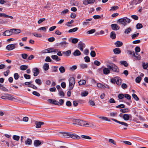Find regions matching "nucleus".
I'll list each match as a JSON object with an SVG mask.
<instances>
[{"instance_id": "obj_61", "label": "nucleus", "mask_w": 148, "mask_h": 148, "mask_svg": "<svg viewBox=\"0 0 148 148\" xmlns=\"http://www.w3.org/2000/svg\"><path fill=\"white\" fill-rule=\"evenodd\" d=\"M90 56L92 57H94L96 56V53L95 51H92L90 53Z\"/></svg>"}, {"instance_id": "obj_22", "label": "nucleus", "mask_w": 148, "mask_h": 148, "mask_svg": "<svg viewBox=\"0 0 148 148\" xmlns=\"http://www.w3.org/2000/svg\"><path fill=\"white\" fill-rule=\"evenodd\" d=\"M32 143V140L29 138H27L25 142V144L26 145H30Z\"/></svg>"}, {"instance_id": "obj_5", "label": "nucleus", "mask_w": 148, "mask_h": 148, "mask_svg": "<svg viewBox=\"0 0 148 148\" xmlns=\"http://www.w3.org/2000/svg\"><path fill=\"white\" fill-rule=\"evenodd\" d=\"M86 47L85 44L81 41L79 42L78 45V48L81 51H83V49Z\"/></svg>"}, {"instance_id": "obj_60", "label": "nucleus", "mask_w": 148, "mask_h": 148, "mask_svg": "<svg viewBox=\"0 0 148 148\" xmlns=\"http://www.w3.org/2000/svg\"><path fill=\"white\" fill-rule=\"evenodd\" d=\"M85 61L86 62H90V59L88 56H86L84 58Z\"/></svg>"}, {"instance_id": "obj_53", "label": "nucleus", "mask_w": 148, "mask_h": 148, "mask_svg": "<svg viewBox=\"0 0 148 148\" xmlns=\"http://www.w3.org/2000/svg\"><path fill=\"white\" fill-rule=\"evenodd\" d=\"M20 138L19 136L14 135L13 136V139L16 140L18 141Z\"/></svg>"}, {"instance_id": "obj_33", "label": "nucleus", "mask_w": 148, "mask_h": 148, "mask_svg": "<svg viewBox=\"0 0 148 148\" xmlns=\"http://www.w3.org/2000/svg\"><path fill=\"white\" fill-rule=\"evenodd\" d=\"M86 83V81L84 80H81L78 82L79 85L80 86L84 85Z\"/></svg>"}, {"instance_id": "obj_34", "label": "nucleus", "mask_w": 148, "mask_h": 148, "mask_svg": "<svg viewBox=\"0 0 148 148\" xmlns=\"http://www.w3.org/2000/svg\"><path fill=\"white\" fill-rule=\"evenodd\" d=\"M98 117L100 119L104 120L110 121V120L108 119L107 117L105 116H99Z\"/></svg>"}, {"instance_id": "obj_25", "label": "nucleus", "mask_w": 148, "mask_h": 148, "mask_svg": "<svg viewBox=\"0 0 148 148\" xmlns=\"http://www.w3.org/2000/svg\"><path fill=\"white\" fill-rule=\"evenodd\" d=\"M51 58L53 60H56V61H59L60 60V59L57 55H52L51 56Z\"/></svg>"}, {"instance_id": "obj_57", "label": "nucleus", "mask_w": 148, "mask_h": 148, "mask_svg": "<svg viewBox=\"0 0 148 148\" xmlns=\"http://www.w3.org/2000/svg\"><path fill=\"white\" fill-rule=\"evenodd\" d=\"M32 34L34 36L36 37L41 38L42 36L41 34H38L36 33H33Z\"/></svg>"}, {"instance_id": "obj_3", "label": "nucleus", "mask_w": 148, "mask_h": 148, "mask_svg": "<svg viewBox=\"0 0 148 148\" xmlns=\"http://www.w3.org/2000/svg\"><path fill=\"white\" fill-rule=\"evenodd\" d=\"M63 135L66 137H71V138L76 139H79L80 137L77 134H72L69 133H64Z\"/></svg>"}, {"instance_id": "obj_13", "label": "nucleus", "mask_w": 148, "mask_h": 148, "mask_svg": "<svg viewBox=\"0 0 148 148\" xmlns=\"http://www.w3.org/2000/svg\"><path fill=\"white\" fill-rule=\"evenodd\" d=\"M35 123L36 125V127L38 128L41 127L42 125H44V123L42 122L36 121L35 122Z\"/></svg>"}, {"instance_id": "obj_6", "label": "nucleus", "mask_w": 148, "mask_h": 148, "mask_svg": "<svg viewBox=\"0 0 148 148\" xmlns=\"http://www.w3.org/2000/svg\"><path fill=\"white\" fill-rule=\"evenodd\" d=\"M83 124H82L83 125H82V126H85V127H96L93 123H87L84 121H83Z\"/></svg>"}, {"instance_id": "obj_4", "label": "nucleus", "mask_w": 148, "mask_h": 148, "mask_svg": "<svg viewBox=\"0 0 148 148\" xmlns=\"http://www.w3.org/2000/svg\"><path fill=\"white\" fill-rule=\"evenodd\" d=\"M72 121L73 122V125H79L81 126L83 124V121L79 119H73L72 120Z\"/></svg>"}, {"instance_id": "obj_42", "label": "nucleus", "mask_w": 148, "mask_h": 148, "mask_svg": "<svg viewBox=\"0 0 148 148\" xmlns=\"http://www.w3.org/2000/svg\"><path fill=\"white\" fill-rule=\"evenodd\" d=\"M78 41V40L77 38H73L71 40L73 44L77 43Z\"/></svg>"}, {"instance_id": "obj_10", "label": "nucleus", "mask_w": 148, "mask_h": 148, "mask_svg": "<svg viewBox=\"0 0 148 148\" xmlns=\"http://www.w3.org/2000/svg\"><path fill=\"white\" fill-rule=\"evenodd\" d=\"M16 44H11L8 45L6 47V49L9 51L12 50L15 48V45Z\"/></svg>"}, {"instance_id": "obj_14", "label": "nucleus", "mask_w": 148, "mask_h": 148, "mask_svg": "<svg viewBox=\"0 0 148 148\" xmlns=\"http://www.w3.org/2000/svg\"><path fill=\"white\" fill-rule=\"evenodd\" d=\"M132 116L131 114H124L123 116V119L125 121H127L130 118H132Z\"/></svg>"}, {"instance_id": "obj_19", "label": "nucleus", "mask_w": 148, "mask_h": 148, "mask_svg": "<svg viewBox=\"0 0 148 148\" xmlns=\"http://www.w3.org/2000/svg\"><path fill=\"white\" fill-rule=\"evenodd\" d=\"M114 53L116 54H119L121 53V50L119 48H116L113 50Z\"/></svg>"}, {"instance_id": "obj_8", "label": "nucleus", "mask_w": 148, "mask_h": 148, "mask_svg": "<svg viewBox=\"0 0 148 148\" xmlns=\"http://www.w3.org/2000/svg\"><path fill=\"white\" fill-rule=\"evenodd\" d=\"M69 43L65 41L59 43H58L57 46H60L61 47L65 48L67 46V45H68Z\"/></svg>"}, {"instance_id": "obj_52", "label": "nucleus", "mask_w": 148, "mask_h": 148, "mask_svg": "<svg viewBox=\"0 0 148 148\" xmlns=\"http://www.w3.org/2000/svg\"><path fill=\"white\" fill-rule=\"evenodd\" d=\"M64 100L62 99H60L59 102H58V106H62L64 103Z\"/></svg>"}, {"instance_id": "obj_37", "label": "nucleus", "mask_w": 148, "mask_h": 148, "mask_svg": "<svg viewBox=\"0 0 148 148\" xmlns=\"http://www.w3.org/2000/svg\"><path fill=\"white\" fill-rule=\"evenodd\" d=\"M92 19V18H89L86 19V22H84L82 24L83 25H87L89 23V22H88V21H91Z\"/></svg>"}, {"instance_id": "obj_38", "label": "nucleus", "mask_w": 148, "mask_h": 148, "mask_svg": "<svg viewBox=\"0 0 148 148\" xmlns=\"http://www.w3.org/2000/svg\"><path fill=\"white\" fill-rule=\"evenodd\" d=\"M59 70L61 73H63L65 72V69L64 66H61L59 68Z\"/></svg>"}, {"instance_id": "obj_46", "label": "nucleus", "mask_w": 148, "mask_h": 148, "mask_svg": "<svg viewBox=\"0 0 148 148\" xmlns=\"http://www.w3.org/2000/svg\"><path fill=\"white\" fill-rule=\"evenodd\" d=\"M125 107V105L123 104L119 105H118L116 106V108H124Z\"/></svg>"}, {"instance_id": "obj_2", "label": "nucleus", "mask_w": 148, "mask_h": 148, "mask_svg": "<svg viewBox=\"0 0 148 148\" xmlns=\"http://www.w3.org/2000/svg\"><path fill=\"white\" fill-rule=\"evenodd\" d=\"M107 67L110 69L114 72L118 73L119 72L118 67L114 64H110V65H108Z\"/></svg>"}, {"instance_id": "obj_58", "label": "nucleus", "mask_w": 148, "mask_h": 148, "mask_svg": "<svg viewBox=\"0 0 148 148\" xmlns=\"http://www.w3.org/2000/svg\"><path fill=\"white\" fill-rule=\"evenodd\" d=\"M14 76L15 79L16 80L18 79L19 77V75L18 73H16L14 74Z\"/></svg>"}, {"instance_id": "obj_17", "label": "nucleus", "mask_w": 148, "mask_h": 148, "mask_svg": "<svg viewBox=\"0 0 148 148\" xmlns=\"http://www.w3.org/2000/svg\"><path fill=\"white\" fill-rule=\"evenodd\" d=\"M41 144V142L39 140H35L34 141V144L36 147L39 146Z\"/></svg>"}, {"instance_id": "obj_29", "label": "nucleus", "mask_w": 148, "mask_h": 148, "mask_svg": "<svg viewBox=\"0 0 148 148\" xmlns=\"http://www.w3.org/2000/svg\"><path fill=\"white\" fill-rule=\"evenodd\" d=\"M59 95L61 97H64V94L63 91L62 89L61 88L60 90H58Z\"/></svg>"}, {"instance_id": "obj_64", "label": "nucleus", "mask_w": 148, "mask_h": 148, "mask_svg": "<svg viewBox=\"0 0 148 148\" xmlns=\"http://www.w3.org/2000/svg\"><path fill=\"white\" fill-rule=\"evenodd\" d=\"M69 10L66 9H65L62 12L61 14L63 15L65 14L66 13L68 12Z\"/></svg>"}, {"instance_id": "obj_47", "label": "nucleus", "mask_w": 148, "mask_h": 148, "mask_svg": "<svg viewBox=\"0 0 148 148\" xmlns=\"http://www.w3.org/2000/svg\"><path fill=\"white\" fill-rule=\"evenodd\" d=\"M36 83L39 85H40L42 84V82L41 80L39 79H36L35 81Z\"/></svg>"}, {"instance_id": "obj_41", "label": "nucleus", "mask_w": 148, "mask_h": 148, "mask_svg": "<svg viewBox=\"0 0 148 148\" xmlns=\"http://www.w3.org/2000/svg\"><path fill=\"white\" fill-rule=\"evenodd\" d=\"M27 66L26 65H22L20 66V69L22 70H25L27 68Z\"/></svg>"}, {"instance_id": "obj_21", "label": "nucleus", "mask_w": 148, "mask_h": 148, "mask_svg": "<svg viewBox=\"0 0 148 148\" xmlns=\"http://www.w3.org/2000/svg\"><path fill=\"white\" fill-rule=\"evenodd\" d=\"M12 34H18L21 31L19 29H11Z\"/></svg>"}, {"instance_id": "obj_43", "label": "nucleus", "mask_w": 148, "mask_h": 148, "mask_svg": "<svg viewBox=\"0 0 148 148\" xmlns=\"http://www.w3.org/2000/svg\"><path fill=\"white\" fill-rule=\"evenodd\" d=\"M95 29H92L87 31V34H91L95 32Z\"/></svg>"}, {"instance_id": "obj_18", "label": "nucleus", "mask_w": 148, "mask_h": 148, "mask_svg": "<svg viewBox=\"0 0 148 148\" xmlns=\"http://www.w3.org/2000/svg\"><path fill=\"white\" fill-rule=\"evenodd\" d=\"M73 54L75 56H78L81 55V53L79 50L76 49L74 52Z\"/></svg>"}, {"instance_id": "obj_26", "label": "nucleus", "mask_w": 148, "mask_h": 148, "mask_svg": "<svg viewBox=\"0 0 148 148\" xmlns=\"http://www.w3.org/2000/svg\"><path fill=\"white\" fill-rule=\"evenodd\" d=\"M119 78V77H115L114 78H112L111 79V82L112 83L115 84V83H116V80H118L117 79H118Z\"/></svg>"}, {"instance_id": "obj_49", "label": "nucleus", "mask_w": 148, "mask_h": 148, "mask_svg": "<svg viewBox=\"0 0 148 148\" xmlns=\"http://www.w3.org/2000/svg\"><path fill=\"white\" fill-rule=\"evenodd\" d=\"M75 84L69 83V90H72Z\"/></svg>"}, {"instance_id": "obj_62", "label": "nucleus", "mask_w": 148, "mask_h": 148, "mask_svg": "<svg viewBox=\"0 0 148 148\" xmlns=\"http://www.w3.org/2000/svg\"><path fill=\"white\" fill-rule=\"evenodd\" d=\"M21 55L22 58L24 59H26L28 56L27 55L26 53H22Z\"/></svg>"}, {"instance_id": "obj_45", "label": "nucleus", "mask_w": 148, "mask_h": 148, "mask_svg": "<svg viewBox=\"0 0 148 148\" xmlns=\"http://www.w3.org/2000/svg\"><path fill=\"white\" fill-rule=\"evenodd\" d=\"M119 8L118 6H112L111 7V9L110 10V11H111V10H115L118 9Z\"/></svg>"}, {"instance_id": "obj_32", "label": "nucleus", "mask_w": 148, "mask_h": 148, "mask_svg": "<svg viewBox=\"0 0 148 148\" xmlns=\"http://www.w3.org/2000/svg\"><path fill=\"white\" fill-rule=\"evenodd\" d=\"M143 0H134L133 2V4L136 5L137 4H139Z\"/></svg>"}, {"instance_id": "obj_35", "label": "nucleus", "mask_w": 148, "mask_h": 148, "mask_svg": "<svg viewBox=\"0 0 148 148\" xmlns=\"http://www.w3.org/2000/svg\"><path fill=\"white\" fill-rule=\"evenodd\" d=\"M82 138H84L85 139H91V138L88 136H86L84 135H82L81 136Z\"/></svg>"}, {"instance_id": "obj_39", "label": "nucleus", "mask_w": 148, "mask_h": 148, "mask_svg": "<svg viewBox=\"0 0 148 148\" xmlns=\"http://www.w3.org/2000/svg\"><path fill=\"white\" fill-rule=\"evenodd\" d=\"M78 28L75 27L73 29H71L69 30L68 31V32L69 33L74 32L78 30Z\"/></svg>"}, {"instance_id": "obj_54", "label": "nucleus", "mask_w": 148, "mask_h": 148, "mask_svg": "<svg viewBox=\"0 0 148 148\" xmlns=\"http://www.w3.org/2000/svg\"><path fill=\"white\" fill-rule=\"evenodd\" d=\"M132 96L133 97L136 101H138L139 100V98L137 97V95L135 94H132Z\"/></svg>"}, {"instance_id": "obj_44", "label": "nucleus", "mask_w": 148, "mask_h": 148, "mask_svg": "<svg viewBox=\"0 0 148 148\" xmlns=\"http://www.w3.org/2000/svg\"><path fill=\"white\" fill-rule=\"evenodd\" d=\"M80 68L82 69L86 68L88 67V65L86 64H81L80 65Z\"/></svg>"}, {"instance_id": "obj_23", "label": "nucleus", "mask_w": 148, "mask_h": 148, "mask_svg": "<svg viewBox=\"0 0 148 148\" xmlns=\"http://www.w3.org/2000/svg\"><path fill=\"white\" fill-rule=\"evenodd\" d=\"M71 53V51L70 50H69L66 51L62 52V53L66 56H69Z\"/></svg>"}, {"instance_id": "obj_40", "label": "nucleus", "mask_w": 148, "mask_h": 148, "mask_svg": "<svg viewBox=\"0 0 148 148\" xmlns=\"http://www.w3.org/2000/svg\"><path fill=\"white\" fill-rule=\"evenodd\" d=\"M129 110L127 108H124L123 109H121L120 110V111L123 113H126L129 112Z\"/></svg>"}, {"instance_id": "obj_55", "label": "nucleus", "mask_w": 148, "mask_h": 148, "mask_svg": "<svg viewBox=\"0 0 148 148\" xmlns=\"http://www.w3.org/2000/svg\"><path fill=\"white\" fill-rule=\"evenodd\" d=\"M143 26L141 24L138 23L136 25V28L138 29H139L143 27Z\"/></svg>"}, {"instance_id": "obj_59", "label": "nucleus", "mask_w": 148, "mask_h": 148, "mask_svg": "<svg viewBox=\"0 0 148 148\" xmlns=\"http://www.w3.org/2000/svg\"><path fill=\"white\" fill-rule=\"evenodd\" d=\"M125 95L123 94H120L119 95L118 97L119 99H123Z\"/></svg>"}, {"instance_id": "obj_27", "label": "nucleus", "mask_w": 148, "mask_h": 148, "mask_svg": "<svg viewBox=\"0 0 148 148\" xmlns=\"http://www.w3.org/2000/svg\"><path fill=\"white\" fill-rule=\"evenodd\" d=\"M43 68L45 71H47L49 69V65L48 64L45 63L43 66Z\"/></svg>"}, {"instance_id": "obj_9", "label": "nucleus", "mask_w": 148, "mask_h": 148, "mask_svg": "<svg viewBox=\"0 0 148 148\" xmlns=\"http://www.w3.org/2000/svg\"><path fill=\"white\" fill-rule=\"evenodd\" d=\"M12 34V33L11 31V29L9 30H6L3 32L2 35L4 36H10Z\"/></svg>"}, {"instance_id": "obj_11", "label": "nucleus", "mask_w": 148, "mask_h": 148, "mask_svg": "<svg viewBox=\"0 0 148 148\" xmlns=\"http://www.w3.org/2000/svg\"><path fill=\"white\" fill-rule=\"evenodd\" d=\"M7 99L11 101H14L17 102L18 100L16 98H14L10 94H8Z\"/></svg>"}, {"instance_id": "obj_7", "label": "nucleus", "mask_w": 148, "mask_h": 148, "mask_svg": "<svg viewBox=\"0 0 148 148\" xmlns=\"http://www.w3.org/2000/svg\"><path fill=\"white\" fill-rule=\"evenodd\" d=\"M32 71L34 73V76H37L40 73L39 69L36 67L32 69Z\"/></svg>"}, {"instance_id": "obj_16", "label": "nucleus", "mask_w": 148, "mask_h": 148, "mask_svg": "<svg viewBox=\"0 0 148 148\" xmlns=\"http://www.w3.org/2000/svg\"><path fill=\"white\" fill-rule=\"evenodd\" d=\"M0 16L4 18L8 17L12 19H13L14 18L13 16L6 15L4 13H0Z\"/></svg>"}, {"instance_id": "obj_50", "label": "nucleus", "mask_w": 148, "mask_h": 148, "mask_svg": "<svg viewBox=\"0 0 148 148\" xmlns=\"http://www.w3.org/2000/svg\"><path fill=\"white\" fill-rule=\"evenodd\" d=\"M117 79L118 80H116V84L118 85H120L121 83V79L119 77V78L118 79Z\"/></svg>"}, {"instance_id": "obj_24", "label": "nucleus", "mask_w": 148, "mask_h": 148, "mask_svg": "<svg viewBox=\"0 0 148 148\" xmlns=\"http://www.w3.org/2000/svg\"><path fill=\"white\" fill-rule=\"evenodd\" d=\"M123 43L120 41H118L116 42L115 43V45L116 47H120L123 45Z\"/></svg>"}, {"instance_id": "obj_15", "label": "nucleus", "mask_w": 148, "mask_h": 148, "mask_svg": "<svg viewBox=\"0 0 148 148\" xmlns=\"http://www.w3.org/2000/svg\"><path fill=\"white\" fill-rule=\"evenodd\" d=\"M111 27L113 30H117L119 29V27L116 24H112L111 25Z\"/></svg>"}, {"instance_id": "obj_56", "label": "nucleus", "mask_w": 148, "mask_h": 148, "mask_svg": "<svg viewBox=\"0 0 148 148\" xmlns=\"http://www.w3.org/2000/svg\"><path fill=\"white\" fill-rule=\"evenodd\" d=\"M88 92L87 91H85L83 92L81 94V95L82 97H85L88 95Z\"/></svg>"}, {"instance_id": "obj_30", "label": "nucleus", "mask_w": 148, "mask_h": 148, "mask_svg": "<svg viewBox=\"0 0 148 148\" xmlns=\"http://www.w3.org/2000/svg\"><path fill=\"white\" fill-rule=\"evenodd\" d=\"M69 83L75 84V78L73 77H70L69 80Z\"/></svg>"}, {"instance_id": "obj_51", "label": "nucleus", "mask_w": 148, "mask_h": 148, "mask_svg": "<svg viewBox=\"0 0 148 148\" xmlns=\"http://www.w3.org/2000/svg\"><path fill=\"white\" fill-rule=\"evenodd\" d=\"M141 80V78L140 76L137 77L135 79L136 82L137 83H139Z\"/></svg>"}, {"instance_id": "obj_63", "label": "nucleus", "mask_w": 148, "mask_h": 148, "mask_svg": "<svg viewBox=\"0 0 148 148\" xmlns=\"http://www.w3.org/2000/svg\"><path fill=\"white\" fill-rule=\"evenodd\" d=\"M124 97L128 100H130L131 98V97L129 94H125Z\"/></svg>"}, {"instance_id": "obj_20", "label": "nucleus", "mask_w": 148, "mask_h": 148, "mask_svg": "<svg viewBox=\"0 0 148 148\" xmlns=\"http://www.w3.org/2000/svg\"><path fill=\"white\" fill-rule=\"evenodd\" d=\"M103 73L105 75H107L110 73V69L108 68H104L103 69Z\"/></svg>"}, {"instance_id": "obj_36", "label": "nucleus", "mask_w": 148, "mask_h": 148, "mask_svg": "<svg viewBox=\"0 0 148 148\" xmlns=\"http://www.w3.org/2000/svg\"><path fill=\"white\" fill-rule=\"evenodd\" d=\"M132 31V29L130 27H129L125 30L124 33L125 34H128Z\"/></svg>"}, {"instance_id": "obj_12", "label": "nucleus", "mask_w": 148, "mask_h": 148, "mask_svg": "<svg viewBox=\"0 0 148 148\" xmlns=\"http://www.w3.org/2000/svg\"><path fill=\"white\" fill-rule=\"evenodd\" d=\"M111 119L112 120L117 123H118L120 124H121L122 125H123L126 126V127H127L128 126V124L127 123H126L125 122H123L120 121H118L115 119H114L112 118V119Z\"/></svg>"}, {"instance_id": "obj_31", "label": "nucleus", "mask_w": 148, "mask_h": 148, "mask_svg": "<svg viewBox=\"0 0 148 148\" xmlns=\"http://www.w3.org/2000/svg\"><path fill=\"white\" fill-rule=\"evenodd\" d=\"M121 64L124 65L125 67H127L128 66V64L127 62L125 61H122L120 62Z\"/></svg>"}, {"instance_id": "obj_1", "label": "nucleus", "mask_w": 148, "mask_h": 148, "mask_svg": "<svg viewBox=\"0 0 148 148\" xmlns=\"http://www.w3.org/2000/svg\"><path fill=\"white\" fill-rule=\"evenodd\" d=\"M131 20L127 17H125L118 19L117 23L121 25H122L125 26L127 23H129L130 22Z\"/></svg>"}, {"instance_id": "obj_28", "label": "nucleus", "mask_w": 148, "mask_h": 148, "mask_svg": "<svg viewBox=\"0 0 148 148\" xmlns=\"http://www.w3.org/2000/svg\"><path fill=\"white\" fill-rule=\"evenodd\" d=\"M110 37L112 39H115L116 37V35L115 32L112 31L111 32L110 34Z\"/></svg>"}, {"instance_id": "obj_48", "label": "nucleus", "mask_w": 148, "mask_h": 148, "mask_svg": "<svg viewBox=\"0 0 148 148\" xmlns=\"http://www.w3.org/2000/svg\"><path fill=\"white\" fill-rule=\"evenodd\" d=\"M142 66L144 69H146L148 67V63L146 64L145 62H143L142 64Z\"/></svg>"}]
</instances>
